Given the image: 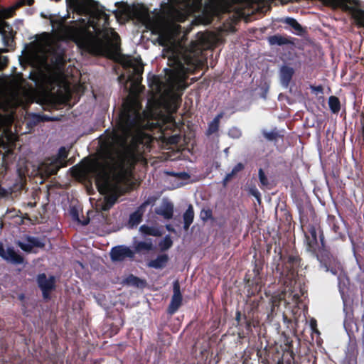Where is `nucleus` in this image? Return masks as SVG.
<instances>
[{"mask_svg":"<svg viewBox=\"0 0 364 364\" xmlns=\"http://www.w3.org/2000/svg\"><path fill=\"white\" fill-rule=\"evenodd\" d=\"M52 33L36 36L26 51L28 60L43 68L53 80L60 78L65 62L59 48L60 40H73L77 45L90 53L119 58L127 70L124 85L129 95L119 114L117 127L102 143L105 159L103 163L90 161L85 167H132L140 157L141 144H148L150 136L145 129L161 126L173 121L171 114L165 116L159 111L158 104H164L170 112H176L182 91L186 85L187 73L203 65V51L214 46L222 40L221 34L198 33L195 39L184 46L182 41L191 27L181 28L180 24H145L157 35L159 43L164 47V55L170 67L161 80L154 76L149 86L153 92V105L140 112L137 95L141 91V80L144 66L141 58L119 56L120 38L106 24H52Z\"/></svg>","mask_w":364,"mask_h":364,"instance_id":"f257e3e1","label":"nucleus"},{"mask_svg":"<svg viewBox=\"0 0 364 364\" xmlns=\"http://www.w3.org/2000/svg\"><path fill=\"white\" fill-rule=\"evenodd\" d=\"M117 7L112 13L117 23H176L171 20L174 8L167 3L162 2L160 9H150L143 3L128 4L126 1L115 3Z\"/></svg>","mask_w":364,"mask_h":364,"instance_id":"f03ea898","label":"nucleus"},{"mask_svg":"<svg viewBox=\"0 0 364 364\" xmlns=\"http://www.w3.org/2000/svg\"><path fill=\"white\" fill-rule=\"evenodd\" d=\"M66 4L68 9L80 16L87 17V20L80 18L65 21L64 17L55 19L54 15H46L44 13H41V16L48 18L49 23H98L101 20L104 21L103 23H109V15L105 13V7L95 0H66Z\"/></svg>","mask_w":364,"mask_h":364,"instance_id":"7ed1b4c3","label":"nucleus"},{"mask_svg":"<svg viewBox=\"0 0 364 364\" xmlns=\"http://www.w3.org/2000/svg\"><path fill=\"white\" fill-rule=\"evenodd\" d=\"M325 1L333 9H341L353 20V23H364V11L357 3L354 5H348L346 0H325Z\"/></svg>","mask_w":364,"mask_h":364,"instance_id":"20e7f679","label":"nucleus"},{"mask_svg":"<svg viewBox=\"0 0 364 364\" xmlns=\"http://www.w3.org/2000/svg\"><path fill=\"white\" fill-rule=\"evenodd\" d=\"M68 151L65 147L59 149L58 154L55 157L46 161L39 167L41 173L49 176L55 173L59 168L67 165V157Z\"/></svg>","mask_w":364,"mask_h":364,"instance_id":"39448f33","label":"nucleus"},{"mask_svg":"<svg viewBox=\"0 0 364 364\" xmlns=\"http://www.w3.org/2000/svg\"><path fill=\"white\" fill-rule=\"evenodd\" d=\"M34 3V0H0V23H7L5 20L15 14L20 7Z\"/></svg>","mask_w":364,"mask_h":364,"instance_id":"423d86ee","label":"nucleus"},{"mask_svg":"<svg viewBox=\"0 0 364 364\" xmlns=\"http://www.w3.org/2000/svg\"><path fill=\"white\" fill-rule=\"evenodd\" d=\"M110 255L113 261H123L126 258L132 257L134 252L127 247L118 246L112 249Z\"/></svg>","mask_w":364,"mask_h":364,"instance_id":"0eeeda50","label":"nucleus"},{"mask_svg":"<svg viewBox=\"0 0 364 364\" xmlns=\"http://www.w3.org/2000/svg\"><path fill=\"white\" fill-rule=\"evenodd\" d=\"M181 302L182 296L180 291V285L178 281H175L173 283V294L168 308L169 313L173 314L176 312L181 306Z\"/></svg>","mask_w":364,"mask_h":364,"instance_id":"6e6552de","label":"nucleus"},{"mask_svg":"<svg viewBox=\"0 0 364 364\" xmlns=\"http://www.w3.org/2000/svg\"><path fill=\"white\" fill-rule=\"evenodd\" d=\"M0 257L9 262L15 264H21L23 261V258L12 248L4 249L1 244H0Z\"/></svg>","mask_w":364,"mask_h":364,"instance_id":"1a4fd4ad","label":"nucleus"},{"mask_svg":"<svg viewBox=\"0 0 364 364\" xmlns=\"http://www.w3.org/2000/svg\"><path fill=\"white\" fill-rule=\"evenodd\" d=\"M17 245L26 252H32L35 247H43L44 246V243L41 240L31 237H26L22 241H18Z\"/></svg>","mask_w":364,"mask_h":364,"instance_id":"9d476101","label":"nucleus"},{"mask_svg":"<svg viewBox=\"0 0 364 364\" xmlns=\"http://www.w3.org/2000/svg\"><path fill=\"white\" fill-rule=\"evenodd\" d=\"M54 283L55 278L53 277L47 278L44 274H40L38 277V284L43 291L44 298L48 296V292L54 288Z\"/></svg>","mask_w":364,"mask_h":364,"instance_id":"9b49d317","label":"nucleus"},{"mask_svg":"<svg viewBox=\"0 0 364 364\" xmlns=\"http://www.w3.org/2000/svg\"><path fill=\"white\" fill-rule=\"evenodd\" d=\"M173 206L171 203L164 201L160 206L156 209V213L162 215L166 219H169L173 215Z\"/></svg>","mask_w":364,"mask_h":364,"instance_id":"f8f14e48","label":"nucleus"},{"mask_svg":"<svg viewBox=\"0 0 364 364\" xmlns=\"http://www.w3.org/2000/svg\"><path fill=\"white\" fill-rule=\"evenodd\" d=\"M168 257L166 255H159L156 259L149 262L148 266L155 269H161L165 267Z\"/></svg>","mask_w":364,"mask_h":364,"instance_id":"ddd939ff","label":"nucleus"},{"mask_svg":"<svg viewBox=\"0 0 364 364\" xmlns=\"http://www.w3.org/2000/svg\"><path fill=\"white\" fill-rule=\"evenodd\" d=\"M294 71L292 68L288 66H283L280 70V77L282 83L287 85L288 82L290 81L294 74Z\"/></svg>","mask_w":364,"mask_h":364,"instance_id":"4468645a","label":"nucleus"},{"mask_svg":"<svg viewBox=\"0 0 364 364\" xmlns=\"http://www.w3.org/2000/svg\"><path fill=\"white\" fill-rule=\"evenodd\" d=\"M194 219V212L192 205H189L183 214L184 229L188 230Z\"/></svg>","mask_w":364,"mask_h":364,"instance_id":"2eb2a0df","label":"nucleus"},{"mask_svg":"<svg viewBox=\"0 0 364 364\" xmlns=\"http://www.w3.org/2000/svg\"><path fill=\"white\" fill-rule=\"evenodd\" d=\"M268 42L272 46H282L289 43V41L279 35H274L268 38Z\"/></svg>","mask_w":364,"mask_h":364,"instance_id":"dca6fc26","label":"nucleus"},{"mask_svg":"<svg viewBox=\"0 0 364 364\" xmlns=\"http://www.w3.org/2000/svg\"><path fill=\"white\" fill-rule=\"evenodd\" d=\"M139 231L144 235H149L153 236H159L161 235L160 230L157 228L146 225H141L139 228Z\"/></svg>","mask_w":364,"mask_h":364,"instance_id":"f3484780","label":"nucleus"},{"mask_svg":"<svg viewBox=\"0 0 364 364\" xmlns=\"http://www.w3.org/2000/svg\"><path fill=\"white\" fill-rule=\"evenodd\" d=\"M222 117V114H219L217 115L213 120L210 123L208 132V134H212L218 131L219 127V122L220 119Z\"/></svg>","mask_w":364,"mask_h":364,"instance_id":"a211bd4d","label":"nucleus"},{"mask_svg":"<svg viewBox=\"0 0 364 364\" xmlns=\"http://www.w3.org/2000/svg\"><path fill=\"white\" fill-rule=\"evenodd\" d=\"M328 105L333 112H337L340 109V102L336 97L331 96L328 99Z\"/></svg>","mask_w":364,"mask_h":364,"instance_id":"6ab92c4d","label":"nucleus"},{"mask_svg":"<svg viewBox=\"0 0 364 364\" xmlns=\"http://www.w3.org/2000/svg\"><path fill=\"white\" fill-rule=\"evenodd\" d=\"M243 165L241 163L237 164L236 166H234L232 171L226 175V176L224 178V185L227 183V182L237 172L241 171L243 168Z\"/></svg>","mask_w":364,"mask_h":364,"instance_id":"aec40b11","label":"nucleus"},{"mask_svg":"<svg viewBox=\"0 0 364 364\" xmlns=\"http://www.w3.org/2000/svg\"><path fill=\"white\" fill-rule=\"evenodd\" d=\"M9 29V24H0V34L1 35L4 40L8 38L9 40L12 37V33L8 32Z\"/></svg>","mask_w":364,"mask_h":364,"instance_id":"412c9836","label":"nucleus"},{"mask_svg":"<svg viewBox=\"0 0 364 364\" xmlns=\"http://www.w3.org/2000/svg\"><path fill=\"white\" fill-rule=\"evenodd\" d=\"M135 247L137 251L142 250H149L152 248V242L150 240L145 242H139L136 245Z\"/></svg>","mask_w":364,"mask_h":364,"instance_id":"4be33fe9","label":"nucleus"},{"mask_svg":"<svg viewBox=\"0 0 364 364\" xmlns=\"http://www.w3.org/2000/svg\"><path fill=\"white\" fill-rule=\"evenodd\" d=\"M172 240L169 236H166L160 242L159 246L161 250H166L172 246Z\"/></svg>","mask_w":364,"mask_h":364,"instance_id":"5701e85b","label":"nucleus"},{"mask_svg":"<svg viewBox=\"0 0 364 364\" xmlns=\"http://www.w3.org/2000/svg\"><path fill=\"white\" fill-rule=\"evenodd\" d=\"M71 215L74 220L77 221L79 224H81L82 225H86L89 223V219H85L83 221H81L79 218V214L77 210L72 209L71 210Z\"/></svg>","mask_w":364,"mask_h":364,"instance_id":"b1692460","label":"nucleus"},{"mask_svg":"<svg viewBox=\"0 0 364 364\" xmlns=\"http://www.w3.org/2000/svg\"><path fill=\"white\" fill-rule=\"evenodd\" d=\"M141 220V213L139 211L134 213L130 216L129 224L132 226L136 225Z\"/></svg>","mask_w":364,"mask_h":364,"instance_id":"393cba45","label":"nucleus"},{"mask_svg":"<svg viewBox=\"0 0 364 364\" xmlns=\"http://www.w3.org/2000/svg\"><path fill=\"white\" fill-rule=\"evenodd\" d=\"M264 136L269 141H273L276 139L277 134L274 131L263 132Z\"/></svg>","mask_w":364,"mask_h":364,"instance_id":"a878e982","label":"nucleus"},{"mask_svg":"<svg viewBox=\"0 0 364 364\" xmlns=\"http://www.w3.org/2000/svg\"><path fill=\"white\" fill-rule=\"evenodd\" d=\"M114 200L115 198H109L108 201L102 206V209L105 211L109 210L114 203Z\"/></svg>","mask_w":364,"mask_h":364,"instance_id":"bb28decb","label":"nucleus"},{"mask_svg":"<svg viewBox=\"0 0 364 364\" xmlns=\"http://www.w3.org/2000/svg\"><path fill=\"white\" fill-rule=\"evenodd\" d=\"M259 178L261 183L262 185H267V180L265 177L264 173L262 169H259Z\"/></svg>","mask_w":364,"mask_h":364,"instance_id":"cd10ccee","label":"nucleus"},{"mask_svg":"<svg viewBox=\"0 0 364 364\" xmlns=\"http://www.w3.org/2000/svg\"><path fill=\"white\" fill-rule=\"evenodd\" d=\"M200 217L203 220H207L211 217V212L209 210H203L200 213Z\"/></svg>","mask_w":364,"mask_h":364,"instance_id":"c85d7f7f","label":"nucleus"},{"mask_svg":"<svg viewBox=\"0 0 364 364\" xmlns=\"http://www.w3.org/2000/svg\"><path fill=\"white\" fill-rule=\"evenodd\" d=\"M294 29V32L296 34H300L303 32V28L301 26V24H291Z\"/></svg>","mask_w":364,"mask_h":364,"instance_id":"c756f323","label":"nucleus"},{"mask_svg":"<svg viewBox=\"0 0 364 364\" xmlns=\"http://www.w3.org/2000/svg\"><path fill=\"white\" fill-rule=\"evenodd\" d=\"M250 191L251 194L252 196H254L256 198V199L257 200V201L259 203L260 202L259 193L257 191V189L255 188H252L250 189Z\"/></svg>","mask_w":364,"mask_h":364,"instance_id":"7c9ffc66","label":"nucleus"},{"mask_svg":"<svg viewBox=\"0 0 364 364\" xmlns=\"http://www.w3.org/2000/svg\"><path fill=\"white\" fill-rule=\"evenodd\" d=\"M230 134L234 137H238L240 135V132L237 128H232L230 130Z\"/></svg>","mask_w":364,"mask_h":364,"instance_id":"2f4dec72","label":"nucleus"},{"mask_svg":"<svg viewBox=\"0 0 364 364\" xmlns=\"http://www.w3.org/2000/svg\"><path fill=\"white\" fill-rule=\"evenodd\" d=\"M279 21H280V23H298L295 19L291 18H287L284 20L281 19Z\"/></svg>","mask_w":364,"mask_h":364,"instance_id":"473e14b6","label":"nucleus"},{"mask_svg":"<svg viewBox=\"0 0 364 364\" xmlns=\"http://www.w3.org/2000/svg\"><path fill=\"white\" fill-rule=\"evenodd\" d=\"M311 89L316 94L321 93L323 91V89L321 86L312 87Z\"/></svg>","mask_w":364,"mask_h":364,"instance_id":"72a5a7b5","label":"nucleus"},{"mask_svg":"<svg viewBox=\"0 0 364 364\" xmlns=\"http://www.w3.org/2000/svg\"><path fill=\"white\" fill-rule=\"evenodd\" d=\"M191 23H212L210 21H198L197 19H193L191 21Z\"/></svg>","mask_w":364,"mask_h":364,"instance_id":"f704fd0d","label":"nucleus"},{"mask_svg":"<svg viewBox=\"0 0 364 364\" xmlns=\"http://www.w3.org/2000/svg\"><path fill=\"white\" fill-rule=\"evenodd\" d=\"M136 279L135 277H130V278L129 279V280H128V282H129V283L134 284V283H135L134 282H135V280H136Z\"/></svg>","mask_w":364,"mask_h":364,"instance_id":"c9c22d12","label":"nucleus"},{"mask_svg":"<svg viewBox=\"0 0 364 364\" xmlns=\"http://www.w3.org/2000/svg\"><path fill=\"white\" fill-rule=\"evenodd\" d=\"M18 103H19V102H18V100H14V102H10V104H11V106H16V105H17Z\"/></svg>","mask_w":364,"mask_h":364,"instance_id":"e433bc0d","label":"nucleus"},{"mask_svg":"<svg viewBox=\"0 0 364 364\" xmlns=\"http://www.w3.org/2000/svg\"><path fill=\"white\" fill-rule=\"evenodd\" d=\"M124 76L123 75H120L119 77H118V80L119 81H122V79H124Z\"/></svg>","mask_w":364,"mask_h":364,"instance_id":"4c0bfd02","label":"nucleus"},{"mask_svg":"<svg viewBox=\"0 0 364 364\" xmlns=\"http://www.w3.org/2000/svg\"><path fill=\"white\" fill-rule=\"evenodd\" d=\"M15 23H22V21L21 20H19V19H16L15 21Z\"/></svg>","mask_w":364,"mask_h":364,"instance_id":"58836bf2","label":"nucleus"},{"mask_svg":"<svg viewBox=\"0 0 364 364\" xmlns=\"http://www.w3.org/2000/svg\"><path fill=\"white\" fill-rule=\"evenodd\" d=\"M331 273H332L333 274H336V271H334V270H331Z\"/></svg>","mask_w":364,"mask_h":364,"instance_id":"ea45409f","label":"nucleus"},{"mask_svg":"<svg viewBox=\"0 0 364 364\" xmlns=\"http://www.w3.org/2000/svg\"><path fill=\"white\" fill-rule=\"evenodd\" d=\"M325 268H326V271H328V269L327 267H325Z\"/></svg>","mask_w":364,"mask_h":364,"instance_id":"a19ab883","label":"nucleus"}]
</instances>
